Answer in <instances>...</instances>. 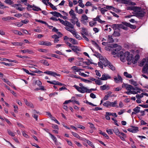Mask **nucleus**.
Here are the masks:
<instances>
[{"label": "nucleus", "mask_w": 148, "mask_h": 148, "mask_svg": "<svg viewBox=\"0 0 148 148\" xmlns=\"http://www.w3.org/2000/svg\"><path fill=\"white\" fill-rule=\"evenodd\" d=\"M118 56L120 57L121 60L122 62H124L125 60L128 61H130L133 59V55L130 54L129 52L127 51L124 53L121 51L118 54Z\"/></svg>", "instance_id": "f257e3e1"}, {"label": "nucleus", "mask_w": 148, "mask_h": 148, "mask_svg": "<svg viewBox=\"0 0 148 148\" xmlns=\"http://www.w3.org/2000/svg\"><path fill=\"white\" fill-rule=\"evenodd\" d=\"M79 85L80 87L76 85H74L73 87L79 92L81 93H84L86 92L87 88L83 86L82 83H80Z\"/></svg>", "instance_id": "f03ea898"}, {"label": "nucleus", "mask_w": 148, "mask_h": 148, "mask_svg": "<svg viewBox=\"0 0 148 148\" xmlns=\"http://www.w3.org/2000/svg\"><path fill=\"white\" fill-rule=\"evenodd\" d=\"M63 24L66 27H65V28L67 30L74 28L73 25H72L71 23L67 21H64Z\"/></svg>", "instance_id": "7ed1b4c3"}, {"label": "nucleus", "mask_w": 148, "mask_h": 148, "mask_svg": "<svg viewBox=\"0 0 148 148\" xmlns=\"http://www.w3.org/2000/svg\"><path fill=\"white\" fill-rule=\"evenodd\" d=\"M44 73L54 77H56V76H60V74H57L56 73L54 72L49 71H45L44 72Z\"/></svg>", "instance_id": "20e7f679"}, {"label": "nucleus", "mask_w": 148, "mask_h": 148, "mask_svg": "<svg viewBox=\"0 0 148 148\" xmlns=\"http://www.w3.org/2000/svg\"><path fill=\"white\" fill-rule=\"evenodd\" d=\"M142 72L144 74L148 73V59L143 66Z\"/></svg>", "instance_id": "39448f33"}, {"label": "nucleus", "mask_w": 148, "mask_h": 148, "mask_svg": "<svg viewBox=\"0 0 148 148\" xmlns=\"http://www.w3.org/2000/svg\"><path fill=\"white\" fill-rule=\"evenodd\" d=\"M121 49V46H119L117 48L113 49V51L112 52V54L113 55H115L117 54L118 56V53H119L121 51L119 52H118Z\"/></svg>", "instance_id": "423d86ee"}, {"label": "nucleus", "mask_w": 148, "mask_h": 148, "mask_svg": "<svg viewBox=\"0 0 148 148\" xmlns=\"http://www.w3.org/2000/svg\"><path fill=\"white\" fill-rule=\"evenodd\" d=\"M131 128H128L127 130L133 133H136L138 131V127H135L133 126H131Z\"/></svg>", "instance_id": "0eeeda50"}, {"label": "nucleus", "mask_w": 148, "mask_h": 148, "mask_svg": "<svg viewBox=\"0 0 148 148\" xmlns=\"http://www.w3.org/2000/svg\"><path fill=\"white\" fill-rule=\"evenodd\" d=\"M69 14L71 17V19H74L76 20H77L78 19L77 17H76V14L74 13V11L73 10L71 9L70 11L69 12Z\"/></svg>", "instance_id": "6e6552de"}, {"label": "nucleus", "mask_w": 148, "mask_h": 148, "mask_svg": "<svg viewBox=\"0 0 148 148\" xmlns=\"http://www.w3.org/2000/svg\"><path fill=\"white\" fill-rule=\"evenodd\" d=\"M111 78V77L108 74H104L102 75V76L100 78L99 77L98 79L103 80H106L108 79H110Z\"/></svg>", "instance_id": "1a4fd4ad"}, {"label": "nucleus", "mask_w": 148, "mask_h": 148, "mask_svg": "<svg viewBox=\"0 0 148 148\" xmlns=\"http://www.w3.org/2000/svg\"><path fill=\"white\" fill-rule=\"evenodd\" d=\"M101 15H97L96 18H93L92 19V20L95 22L97 21L99 23L101 24L105 22V21H102L100 19V18L101 17Z\"/></svg>", "instance_id": "9d476101"}, {"label": "nucleus", "mask_w": 148, "mask_h": 148, "mask_svg": "<svg viewBox=\"0 0 148 148\" xmlns=\"http://www.w3.org/2000/svg\"><path fill=\"white\" fill-rule=\"evenodd\" d=\"M122 23H123L124 25H125V26L129 27L132 29H134L136 27V25H131L130 23H127L126 22H122Z\"/></svg>", "instance_id": "9b49d317"}, {"label": "nucleus", "mask_w": 148, "mask_h": 148, "mask_svg": "<svg viewBox=\"0 0 148 148\" xmlns=\"http://www.w3.org/2000/svg\"><path fill=\"white\" fill-rule=\"evenodd\" d=\"M145 13L144 12H141V11L139 12H137L135 14L136 16L138 18H141L143 17Z\"/></svg>", "instance_id": "f8f14e48"}, {"label": "nucleus", "mask_w": 148, "mask_h": 148, "mask_svg": "<svg viewBox=\"0 0 148 148\" xmlns=\"http://www.w3.org/2000/svg\"><path fill=\"white\" fill-rule=\"evenodd\" d=\"M81 139V140H83L84 141H86V143L88 144V145H89L90 146H91L92 147H95L94 145H93V143L83 138H82Z\"/></svg>", "instance_id": "ddd939ff"}, {"label": "nucleus", "mask_w": 148, "mask_h": 148, "mask_svg": "<svg viewBox=\"0 0 148 148\" xmlns=\"http://www.w3.org/2000/svg\"><path fill=\"white\" fill-rule=\"evenodd\" d=\"M140 56L139 55H136L135 58H133L132 60V62L133 64H135L137 62L138 60L139 59Z\"/></svg>", "instance_id": "4468645a"}, {"label": "nucleus", "mask_w": 148, "mask_h": 148, "mask_svg": "<svg viewBox=\"0 0 148 148\" xmlns=\"http://www.w3.org/2000/svg\"><path fill=\"white\" fill-rule=\"evenodd\" d=\"M110 63V62L106 59H104L103 60H102L101 63L103 65L105 66H108Z\"/></svg>", "instance_id": "2eb2a0df"}, {"label": "nucleus", "mask_w": 148, "mask_h": 148, "mask_svg": "<svg viewBox=\"0 0 148 148\" xmlns=\"http://www.w3.org/2000/svg\"><path fill=\"white\" fill-rule=\"evenodd\" d=\"M50 13L53 15L54 16H56L58 17H62V15L61 14L56 11L51 12Z\"/></svg>", "instance_id": "dca6fc26"}, {"label": "nucleus", "mask_w": 148, "mask_h": 148, "mask_svg": "<svg viewBox=\"0 0 148 148\" xmlns=\"http://www.w3.org/2000/svg\"><path fill=\"white\" fill-rule=\"evenodd\" d=\"M118 77H114V81L116 83H118L119 82V80L120 81L122 82V79L121 77L119 75H118Z\"/></svg>", "instance_id": "f3484780"}, {"label": "nucleus", "mask_w": 148, "mask_h": 148, "mask_svg": "<svg viewBox=\"0 0 148 148\" xmlns=\"http://www.w3.org/2000/svg\"><path fill=\"white\" fill-rule=\"evenodd\" d=\"M24 101L26 105L29 107H30V108H34V106L33 105V104L31 102H29L27 99H25Z\"/></svg>", "instance_id": "a211bd4d"}, {"label": "nucleus", "mask_w": 148, "mask_h": 148, "mask_svg": "<svg viewBox=\"0 0 148 148\" xmlns=\"http://www.w3.org/2000/svg\"><path fill=\"white\" fill-rule=\"evenodd\" d=\"M21 52H22L23 53H27L29 54H31L33 53L32 50L29 49H26L23 50H21Z\"/></svg>", "instance_id": "6ab92c4d"}, {"label": "nucleus", "mask_w": 148, "mask_h": 148, "mask_svg": "<svg viewBox=\"0 0 148 148\" xmlns=\"http://www.w3.org/2000/svg\"><path fill=\"white\" fill-rule=\"evenodd\" d=\"M81 33H83V34H84V35H85L86 36H88L89 35L87 30L84 27H82V32L81 33Z\"/></svg>", "instance_id": "aec40b11"}, {"label": "nucleus", "mask_w": 148, "mask_h": 148, "mask_svg": "<svg viewBox=\"0 0 148 148\" xmlns=\"http://www.w3.org/2000/svg\"><path fill=\"white\" fill-rule=\"evenodd\" d=\"M52 38L54 39V41L55 43H57L59 41L58 39L59 37L56 34H55L52 36Z\"/></svg>", "instance_id": "412c9836"}, {"label": "nucleus", "mask_w": 148, "mask_h": 148, "mask_svg": "<svg viewBox=\"0 0 148 148\" xmlns=\"http://www.w3.org/2000/svg\"><path fill=\"white\" fill-rule=\"evenodd\" d=\"M71 49L74 52H75L76 51H80L79 47L77 46L73 45L72 46V47L71 48Z\"/></svg>", "instance_id": "4be33fe9"}, {"label": "nucleus", "mask_w": 148, "mask_h": 148, "mask_svg": "<svg viewBox=\"0 0 148 148\" xmlns=\"http://www.w3.org/2000/svg\"><path fill=\"white\" fill-rule=\"evenodd\" d=\"M126 90L128 91H131V90H135L136 89L131 85L128 84L127 87H126Z\"/></svg>", "instance_id": "5701e85b"}, {"label": "nucleus", "mask_w": 148, "mask_h": 148, "mask_svg": "<svg viewBox=\"0 0 148 148\" xmlns=\"http://www.w3.org/2000/svg\"><path fill=\"white\" fill-rule=\"evenodd\" d=\"M2 19L4 21H8L10 19H14V18L12 17L8 16L5 17H3L2 18Z\"/></svg>", "instance_id": "b1692460"}, {"label": "nucleus", "mask_w": 148, "mask_h": 148, "mask_svg": "<svg viewBox=\"0 0 148 148\" xmlns=\"http://www.w3.org/2000/svg\"><path fill=\"white\" fill-rule=\"evenodd\" d=\"M101 90H104L106 89L108 90L109 89V87L108 86H106V85H104L102 86H101L100 87Z\"/></svg>", "instance_id": "393cba45"}, {"label": "nucleus", "mask_w": 148, "mask_h": 148, "mask_svg": "<svg viewBox=\"0 0 148 148\" xmlns=\"http://www.w3.org/2000/svg\"><path fill=\"white\" fill-rule=\"evenodd\" d=\"M69 41L73 45H77L78 44V42L77 40L71 38H69Z\"/></svg>", "instance_id": "a878e982"}, {"label": "nucleus", "mask_w": 148, "mask_h": 148, "mask_svg": "<svg viewBox=\"0 0 148 148\" xmlns=\"http://www.w3.org/2000/svg\"><path fill=\"white\" fill-rule=\"evenodd\" d=\"M39 62L41 63H43L46 66L49 65V64L46 60H40Z\"/></svg>", "instance_id": "bb28decb"}, {"label": "nucleus", "mask_w": 148, "mask_h": 148, "mask_svg": "<svg viewBox=\"0 0 148 148\" xmlns=\"http://www.w3.org/2000/svg\"><path fill=\"white\" fill-rule=\"evenodd\" d=\"M113 132H114L115 134L117 136H120V132H119V131L117 128H114L113 129Z\"/></svg>", "instance_id": "cd10ccee"}, {"label": "nucleus", "mask_w": 148, "mask_h": 148, "mask_svg": "<svg viewBox=\"0 0 148 148\" xmlns=\"http://www.w3.org/2000/svg\"><path fill=\"white\" fill-rule=\"evenodd\" d=\"M11 43L15 46H21L23 44V43L21 42H12Z\"/></svg>", "instance_id": "c85d7f7f"}, {"label": "nucleus", "mask_w": 148, "mask_h": 148, "mask_svg": "<svg viewBox=\"0 0 148 148\" xmlns=\"http://www.w3.org/2000/svg\"><path fill=\"white\" fill-rule=\"evenodd\" d=\"M134 11L135 12H139L141 10V8L137 6H134Z\"/></svg>", "instance_id": "c756f323"}, {"label": "nucleus", "mask_w": 148, "mask_h": 148, "mask_svg": "<svg viewBox=\"0 0 148 148\" xmlns=\"http://www.w3.org/2000/svg\"><path fill=\"white\" fill-rule=\"evenodd\" d=\"M106 115H108L110 116L112 115V116H114L115 117H116L117 116V115L115 113H112L110 112H106Z\"/></svg>", "instance_id": "7c9ffc66"}, {"label": "nucleus", "mask_w": 148, "mask_h": 148, "mask_svg": "<svg viewBox=\"0 0 148 148\" xmlns=\"http://www.w3.org/2000/svg\"><path fill=\"white\" fill-rule=\"evenodd\" d=\"M112 94V92H108V94L105 95L103 98V100L105 101L107 100L108 97L110 96Z\"/></svg>", "instance_id": "2f4dec72"}, {"label": "nucleus", "mask_w": 148, "mask_h": 148, "mask_svg": "<svg viewBox=\"0 0 148 148\" xmlns=\"http://www.w3.org/2000/svg\"><path fill=\"white\" fill-rule=\"evenodd\" d=\"M49 134L50 135L52 139L54 141L55 143L57 142V139L56 137L52 135L50 133H49Z\"/></svg>", "instance_id": "473e14b6"}, {"label": "nucleus", "mask_w": 148, "mask_h": 148, "mask_svg": "<svg viewBox=\"0 0 148 148\" xmlns=\"http://www.w3.org/2000/svg\"><path fill=\"white\" fill-rule=\"evenodd\" d=\"M110 103H111V102L108 101L105 102L103 105L105 107H108L109 106H110Z\"/></svg>", "instance_id": "72a5a7b5"}, {"label": "nucleus", "mask_w": 148, "mask_h": 148, "mask_svg": "<svg viewBox=\"0 0 148 148\" xmlns=\"http://www.w3.org/2000/svg\"><path fill=\"white\" fill-rule=\"evenodd\" d=\"M124 75L126 77L128 78H131L132 77V75H131L130 74H128L127 72H125L124 73Z\"/></svg>", "instance_id": "f704fd0d"}, {"label": "nucleus", "mask_w": 148, "mask_h": 148, "mask_svg": "<svg viewBox=\"0 0 148 148\" xmlns=\"http://www.w3.org/2000/svg\"><path fill=\"white\" fill-rule=\"evenodd\" d=\"M140 107L137 106L135 108H134L133 109V110L134 112H135L136 114L137 113H138L140 111Z\"/></svg>", "instance_id": "c9c22d12"}, {"label": "nucleus", "mask_w": 148, "mask_h": 148, "mask_svg": "<svg viewBox=\"0 0 148 148\" xmlns=\"http://www.w3.org/2000/svg\"><path fill=\"white\" fill-rule=\"evenodd\" d=\"M123 24H119V28H121L123 29L124 30H127V26H125V25H124L123 23Z\"/></svg>", "instance_id": "e433bc0d"}, {"label": "nucleus", "mask_w": 148, "mask_h": 148, "mask_svg": "<svg viewBox=\"0 0 148 148\" xmlns=\"http://www.w3.org/2000/svg\"><path fill=\"white\" fill-rule=\"evenodd\" d=\"M146 60L145 58H143L140 62L139 66H143L144 64L146 62Z\"/></svg>", "instance_id": "4c0bfd02"}, {"label": "nucleus", "mask_w": 148, "mask_h": 148, "mask_svg": "<svg viewBox=\"0 0 148 148\" xmlns=\"http://www.w3.org/2000/svg\"><path fill=\"white\" fill-rule=\"evenodd\" d=\"M108 66L112 71H114L115 69V67L110 62Z\"/></svg>", "instance_id": "58836bf2"}, {"label": "nucleus", "mask_w": 148, "mask_h": 148, "mask_svg": "<svg viewBox=\"0 0 148 148\" xmlns=\"http://www.w3.org/2000/svg\"><path fill=\"white\" fill-rule=\"evenodd\" d=\"M112 27L114 29L116 30L117 29H119V24H113L112 25Z\"/></svg>", "instance_id": "ea45409f"}, {"label": "nucleus", "mask_w": 148, "mask_h": 148, "mask_svg": "<svg viewBox=\"0 0 148 148\" xmlns=\"http://www.w3.org/2000/svg\"><path fill=\"white\" fill-rule=\"evenodd\" d=\"M71 133L73 135V136H74L75 137L78 139H80V140H81V139L82 138H80V136L77 134L73 132H72Z\"/></svg>", "instance_id": "a19ab883"}, {"label": "nucleus", "mask_w": 148, "mask_h": 148, "mask_svg": "<svg viewBox=\"0 0 148 148\" xmlns=\"http://www.w3.org/2000/svg\"><path fill=\"white\" fill-rule=\"evenodd\" d=\"M106 131L109 134L112 135L113 134V129H108L106 130Z\"/></svg>", "instance_id": "79ce46f5"}, {"label": "nucleus", "mask_w": 148, "mask_h": 148, "mask_svg": "<svg viewBox=\"0 0 148 148\" xmlns=\"http://www.w3.org/2000/svg\"><path fill=\"white\" fill-rule=\"evenodd\" d=\"M129 81L133 85L135 86H137L138 85L137 82L134 81L133 79H130V80Z\"/></svg>", "instance_id": "37998d69"}, {"label": "nucleus", "mask_w": 148, "mask_h": 148, "mask_svg": "<svg viewBox=\"0 0 148 148\" xmlns=\"http://www.w3.org/2000/svg\"><path fill=\"white\" fill-rule=\"evenodd\" d=\"M8 131V134L10 136H15V134L13 132H12L10 130H7Z\"/></svg>", "instance_id": "c03bdc74"}, {"label": "nucleus", "mask_w": 148, "mask_h": 148, "mask_svg": "<svg viewBox=\"0 0 148 148\" xmlns=\"http://www.w3.org/2000/svg\"><path fill=\"white\" fill-rule=\"evenodd\" d=\"M47 82L49 83H50V84H53L54 85H57L56 84L57 83H58V81H57L55 80H54L53 81H47Z\"/></svg>", "instance_id": "a18cd8bd"}, {"label": "nucleus", "mask_w": 148, "mask_h": 148, "mask_svg": "<svg viewBox=\"0 0 148 148\" xmlns=\"http://www.w3.org/2000/svg\"><path fill=\"white\" fill-rule=\"evenodd\" d=\"M0 63L1 64H3L6 66H13L14 65L12 63H6L4 62H0Z\"/></svg>", "instance_id": "49530a36"}, {"label": "nucleus", "mask_w": 148, "mask_h": 148, "mask_svg": "<svg viewBox=\"0 0 148 148\" xmlns=\"http://www.w3.org/2000/svg\"><path fill=\"white\" fill-rule=\"evenodd\" d=\"M108 42L109 43H112L114 42V40L112 38V36L110 35H108Z\"/></svg>", "instance_id": "de8ad7c7"}, {"label": "nucleus", "mask_w": 148, "mask_h": 148, "mask_svg": "<svg viewBox=\"0 0 148 148\" xmlns=\"http://www.w3.org/2000/svg\"><path fill=\"white\" fill-rule=\"evenodd\" d=\"M48 4L50 6V7L54 10H56L57 9V8L50 2H48Z\"/></svg>", "instance_id": "09e8293b"}, {"label": "nucleus", "mask_w": 148, "mask_h": 148, "mask_svg": "<svg viewBox=\"0 0 148 148\" xmlns=\"http://www.w3.org/2000/svg\"><path fill=\"white\" fill-rule=\"evenodd\" d=\"M143 93L142 92L140 95L137 94L136 97V98L138 99H140L141 98L143 97Z\"/></svg>", "instance_id": "8fccbe9b"}, {"label": "nucleus", "mask_w": 148, "mask_h": 148, "mask_svg": "<svg viewBox=\"0 0 148 148\" xmlns=\"http://www.w3.org/2000/svg\"><path fill=\"white\" fill-rule=\"evenodd\" d=\"M32 10L34 11H41V9L39 8L34 6V8L32 9Z\"/></svg>", "instance_id": "3c124183"}, {"label": "nucleus", "mask_w": 148, "mask_h": 148, "mask_svg": "<svg viewBox=\"0 0 148 148\" xmlns=\"http://www.w3.org/2000/svg\"><path fill=\"white\" fill-rule=\"evenodd\" d=\"M97 24V22L95 21L94 22L92 21H90L89 23V25L91 27H92L94 26L95 25Z\"/></svg>", "instance_id": "603ef678"}, {"label": "nucleus", "mask_w": 148, "mask_h": 148, "mask_svg": "<svg viewBox=\"0 0 148 148\" xmlns=\"http://www.w3.org/2000/svg\"><path fill=\"white\" fill-rule=\"evenodd\" d=\"M5 2L7 3L8 4L10 5H12L14 3L13 1L10 0H5Z\"/></svg>", "instance_id": "864d4df0"}, {"label": "nucleus", "mask_w": 148, "mask_h": 148, "mask_svg": "<svg viewBox=\"0 0 148 148\" xmlns=\"http://www.w3.org/2000/svg\"><path fill=\"white\" fill-rule=\"evenodd\" d=\"M100 134H101L105 137L107 139H108L109 138V137L107 135V134L104 132H102V131H100Z\"/></svg>", "instance_id": "5fc2aeb1"}, {"label": "nucleus", "mask_w": 148, "mask_h": 148, "mask_svg": "<svg viewBox=\"0 0 148 148\" xmlns=\"http://www.w3.org/2000/svg\"><path fill=\"white\" fill-rule=\"evenodd\" d=\"M72 69L73 70H75V72H78L80 71V69L76 66H73Z\"/></svg>", "instance_id": "6e6d98bb"}, {"label": "nucleus", "mask_w": 148, "mask_h": 148, "mask_svg": "<svg viewBox=\"0 0 148 148\" xmlns=\"http://www.w3.org/2000/svg\"><path fill=\"white\" fill-rule=\"evenodd\" d=\"M81 19H82V20H81V21H83L84 20H87L88 19V17L87 16L84 14L82 16V17L81 18Z\"/></svg>", "instance_id": "4d7b16f0"}, {"label": "nucleus", "mask_w": 148, "mask_h": 148, "mask_svg": "<svg viewBox=\"0 0 148 148\" xmlns=\"http://www.w3.org/2000/svg\"><path fill=\"white\" fill-rule=\"evenodd\" d=\"M78 2L79 4V5L81 7L83 8L84 7V5L82 3V0H79Z\"/></svg>", "instance_id": "13d9d810"}, {"label": "nucleus", "mask_w": 148, "mask_h": 148, "mask_svg": "<svg viewBox=\"0 0 148 148\" xmlns=\"http://www.w3.org/2000/svg\"><path fill=\"white\" fill-rule=\"evenodd\" d=\"M113 35L115 36H120V34L117 32L114 31Z\"/></svg>", "instance_id": "bf43d9fd"}, {"label": "nucleus", "mask_w": 148, "mask_h": 148, "mask_svg": "<svg viewBox=\"0 0 148 148\" xmlns=\"http://www.w3.org/2000/svg\"><path fill=\"white\" fill-rule=\"evenodd\" d=\"M36 21L40 23H42L45 24V25H47L48 23H47L46 22L40 20H36Z\"/></svg>", "instance_id": "052dcab7"}, {"label": "nucleus", "mask_w": 148, "mask_h": 148, "mask_svg": "<svg viewBox=\"0 0 148 148\" xmlns=\"http://www.w3.org/2000/svg\"><path fill=\"white\" fill-rule=\"evenodd\" d=\"M51 42L48 41H44V45H46L47 46H51Z\"/></svg>", "instance_id": "680f3d73"}, {"label": "nucleus", "mask_w": 148, "mask_h": 148, "mask_svg": "<svg viewBox=\"0 0 148 148\" xmlns=\"http://www.w3.org/2000/svg\"><path fill=\"white\" fill-rule=\"evenodd\" d=\"M81 81L86 83H92V81L90 80L86 79L84 78L81 79Z\"/></svg>", "instance_id": "e2e57ef3"}, {"label": "nucleus", "mask_w": 148, "mask_h": 148, "mask_svg": "<svg viewBox=\"0 0 148 148\" xmlns=\"http://www.w3.org/2000/svg\"><path fill=\"white\" fill-rule=\"evenodd\" d=\"M74 36L77 39L79 40H81L82 39V38L81 36L77 34V33Z\"/></svg>", "instance_id": "0e129e2a"}, {"label": "nucleus", "mask_w": 148, "mask_h": 148, "mask_svg": "<svg viewBox=\"0 0 148 148\" xmlns=\"http://www.w3.org/2000/svg\"><path fill=\"white\" fill-rule=\"evenodd\" d=\"M122 3L125 4L129 3L130 0H121Z\"/></svg>", "instance_id": "69168bd1"}, {"label": "nucleus", "mask_w": 148, "mask_h": 148, "mask_svg": "<svg viewBox=\"0 0 148 148\" xmlns=\"http://www.w3.org/2000/svg\"><path fill=\"white\" fill-rule=\"evenodd\" d=\"M116 104L117 102L116 101L113 102H111V103L110 104V107H115V105Z\"/></svg>", "instance_id": "338daca9"}, {"label": "nucleus", "mask_w": 148, "mask_h": 148, "mask_svg": "<svg viewBox=\"0 0 148 148\" xmlns=\"http://www.w3.org/2000/svg\"><path fill=\"white\" fill-rule=\"evenodd\" d=\"M70 21L71 22L72 24V25H73V26L75 24L76 22V20H75L74 19H71L70 20Z\"/></svg>", "instance_id": "774afa93"}]
</instances>
